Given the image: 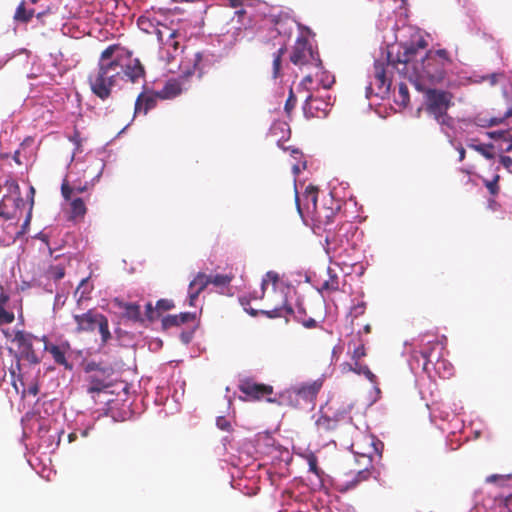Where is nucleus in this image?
Instances as JSON below:
<instances>
[{
  "label": "nucleus",
  "mask_w": 512,
  "mask_h": 512,
  "mask_svg": "<svg viewBox=\"0 0 512 512\" xmlns=\"http://www.w3.org/2000/svg\"><path fill=\"white\" fill-rule=\"evenodd\" d=\"M323 386V379L319 378L309 383H304L296 389L298 397L305 401L313 402Z\"/></svg>",
  "instance_id": "nucleus-18"
},
{
  "label": "nucleus",
  "mask_w": 512,
  "mask_h": 512,
  "mask_svg": "<svg viewBox=\"0 0 512 512\" xmlns=\"http://www.w3.org/2000/svg\"><path fill=\"white\" fill-rule=\"evenodd\" d=\"M328 106L329 103L326 101L309 94L304 102L303 112L306 118H322L328 114Z\"/></svg>",
  "instance_id": "nucleus-13"
},
{
  "label": "nucleus",
  "mask_w": 512,
  "mask_h": 512,
  "mask_svg": "<svg viewBox=\"0 0 512 512\" xmlns=\"http://www.w3.org/2000/svg\"><path fill=\"white\" fill-rule=\"evenodd\" d=\"M231 7H239L242 5V0H230Z\"/></svg>",
  "instance_id": "nucleus-60"
},
{
  "label": "nucleus",
  "mask_w": 512,
  "mask_h": 512,
  "mask_svg": "<svg viewBox=\"0 0 512 512\" xmlns=\"http://www.w3.org/2000/svg\"><path fill=\"white\" fill-rule=\"evenodd\" d=\"M196 320V313L182 312L180 314L167 315L162 318L161 324L164 330L171 327H179L188 322H194Z\"/></svg>",
  "instance_id": "nucleus-19"
},
{
  "label": "nucleus",
  "mask_w": 512,
  "mask_h": 512,
  "mask_svg": "<svg viewBox=\"0 0 512 512\" xmlns=\"http://www.w3.org/2000/svg\"><path fill=\"white\" fill-rule=\"evenodd\" d=\"M32 205H33V201L31 202V205H30L27 217H26V219H25V221H24V223L22 225V229L21 230H17L15 232V237H19L20 235L24 234L25 231H26V228L29 226L30 220H31V214H32Z\"/></svg>",
  "instance_id": "nucleus-48"
},
{
  "label": "nucleus",
  "mask_w": 512,
  "mask_h": 512,
  "mask_svg": "<svg viewBox=\"0 0 512 512\" xmlns=\"http://www.w3.org/2000/svg\"><path fill=\"white\" fill-rule=\"evenodd\" d=\"M494 145L492 143L480 144L475 147V151L480 153L483 157L488 160L494 159L495 153L493 152Z\"/></svg>",
  "instance_id": "nucleus-33"
},
{
  "label": "nucleus",
  "mask_w": 512,
  "mask_h": 512,
  "mask_svg": "<svg viewBox=\"0 0 512 512\" xmlns=\"http://www.w3.org/2000/svg\"><path fill=\"white\" fill-rule=\"evenodd\" d=\"M366 356V349L365 345L361 343L359 346H357L352 354H351V360H361L363 357Z\"/></svg>",
  "instance_id": "nucleus-45"
},
{
  "label": "nucleus",
  "mask_w": 512,
  "mask_h": 512,
  "mask_svg": "<svg viewBox=\"0 0 512 512\" xmlns=\"http://www.w3.org/2000/svg\"><path fill=\"white\" fill-rule=\"evenodd\" d=\"M353 364L352 362H344L340 365V369H341V372L342 373H349V372H353Z\"/></svg>",
  "instance_id": "nucleus-52"
},
{
  "label": "nucleus",
  "mask_w": 512,
  "mask_h": 512,
  "mask_svg": "<svg viewBox=\"0 0 512 512\" xmlns=\"http://www.w3.org/2000/svg\"><path fill=\"white\" fill-rule=\"evenodd\" d=\"M156 103V96L145 93L139 94L135 101V114H147L149 110L156 106Z\"/></svg>",
  "instance_id": "nucleus-21"
},
{
  "label": "nucleus",
  "mask_w": 512,
  "mask_h": 512,
  "mask_svg": "<svg viewBox=\"0 0 512 512\" xmlns=\"http://www.w3.org/2000/svg\"><path fill=\"white\" fill-rule=\"evenodd\" d=\"M71 219L83 218L87 212L86 205L82 198L72 199L70 202Z\"/></svg>",
  "instance_id": "nucleus-27"
},
{
  "label": "nucleus",
  "mask_w": 512,
  "mask_h": 512,
  "mask_svg": "<svg viewBox=\"0 0 512 512\" xmlns=\"http://www.w3.org/2000/svg\"><path fill=\"white\" fill-rule=\"evenodd\" d=\"M328 279L324 280L320 288V292H336L339 290V278L338 275L331 268L327 269Z\"/></svg>",
  "instance_id": "nucleus-24"
},
{
  "label": "nucleus",
  "mask_w": 512,
  "mask_h": 512,
  "mask_svg": "<svg viewBox=\"0 0 512 512\" xmlns=\"http://www.w3.org/2000/svg\"><path fill=\"white\" fill-rule=\"evenodd\" d=\"M297 104V98L292 90V88L290 89L289 91V96L286 100V103H285V106H284V110L286 112V114L288 116H290V114L292 113L293 109L295 108Z\"/></svg>",
  "instance_id": "nucleus-37"
},
{
  "label": "nucleus",
  "mask_w": 512,
  "mask_h": 512,
  "mask_svg": "<svg viewBox=\"0 0 512 512\" xmlns=\"http://www.w3.org/2000/svg\"><path fill=\"white\" fill-rule=\"evenodd\" d=\"M181 339L184 343H189L191 340V334L190 333H182Z\"/></svg>",
  "instance_id": "nucleus-59"
},
{
  "label": "nucleus",
  "mask_w": 512,
  "mask_h": 512,
  "mask_svg": "<svg viewBox=\"0 0 512 512\" xmlns=\"http://www.w3.org/2000/svg\"><path fill=\"white\" fill-rule=\"evenodd\" d=\"M457 151L459 153V161L462 162L465 159L466 151L463 146L457 147Z\"/></svg>",
  "instance_id": "nucleus-58"
},
{
  "label": "nucleus",
  "mask_w": 512,
  "mask_h": 512,
  "mask_svg": "<svg viewBox=\"0 0 512 512\" xmlns=\"http://www.w3.org/2000/svg\"><path fill=\"white\" fill-rule=\"evenodd\" d=\"M313 82V76L311 74L306 75L300 83V86L306 87Z\"/></svg>",
  "instance_id": "nucleus-55"
},
{
  "label": "nucleus",
  "mask_w": 512,
  "mask_h": 512,
  "mask_svg": "<svg viewBox=\"0 0 512 512\" xmlns=\"http://www.w3.org/2000/svg\"><path fill=\"white\" fill-rule=\"evenodd\" d=\"M315 77L325 89L331 88L335 82L334 76L329 72L324 71L322 65L319 66V69H316Z\"/></svg>",
  "instance_id": "nucleus-28"
},
{
  "label": "nucleus",
  "mask_w": 512,
  "mask_h": 512,
  "mask_svg": "<svg viewBox=\"0 0 512 512\" xmlns=\"http://www.w3.org/2000/svg\"><path fill=\"white\" fill-rule=\"evenodd\" d=\"M305 328L312 329L317 327V321L313 318L304 319L301 321Z\"/></svg>",
  "instance_id": "nucleus-50"
},
{
  "label": "nucleus",
  "mask_w": 512,
  "mask_h": 512,
  "mask_svg": "<svg viewBox=\"0 0 512 512\" xmlns=\"http://www.w3.org/2000/svg\"><path fill=\"white\" fill-rule=\"evenodd\" d=\"M14 321V314L5 310L4 306L0 305V323L10 324Z\"/></svg>",
  "instance_id": "nucleus-43"
},
{
  "label": "nucleus",
  "mask_w": 512,
  "mask_h": 512,
  "mask_svg": "<svg viewBox=\"0 0 512 512\" xmlns=\"http://www.w3.org/2000/svg\"><path fill=\"white\" fill-rule=\"evenodd\" d=\"M326 214L324 215V219L322 218V216L319 214L317 216V221L319 224H323L324 226H327L331 223H333V220L335 218V213L333 210L331 209H326Z\"/></svg>",
  "instance_id": "nucleus-42"
},
{
  "label": "nucleus",
  "mask_w": 512,
  "mask_h": 512,
  "mask_svg": "<svg viewBox=\"0 0 512 512\" xmlns=\"http://www.w3.org/2000/svg\"><path fill=\"white\" fill-rule=\"evenodd\" d=\"M286 52V46L282 45L273 53V61H272V77L274 79L279 78L281 74L282 68V57Z\"/></svg>",
  "instance_id": "nucleus-25"
},
{
  "label": "nucleus",
  "mask_w": 512,
  "mask_h": 512,
  "mask_svg": "<svg viewBox=\"0 0 512 512\" xmlns=\"http://www.w3.org/2000/svg\"><path fill=\"white\" fill-rule=\"evenodd\" d=\"M506 134L505 131H493V132H489L488 135L489 137L493 138V139H499V138H502L504 137Z\"/></svg>",
  "instance_id": "nucleus-54"
},
{
  "label": "nucleus",
  "mask_w": 512,
  "mask_h": 512,
  "mask_svg": "<svg viewBox=\"0 0 512 512\" xmlns=\"http://www.w3.org/2000/svg\"><path fill=\"white\" fill-rule=\"evenodd\" d=\"M210 284L207 274L199 272L188 287L189 306H195L199 294Z\"/></svg>",
  "instance_id": "nucleus-16"
},
{
  "label": "nucleus",
  "mask_w": 512,
  "mask_h": 512,
  "mask_svg": "<svg viewBox=\"0 0 512 512\" xmlns=\"http://www.w3.org/2000/svg\"><path fill=\"white\" fill-rule=\"evenodd\" d=\"M145 316L150 322H153L159 318V313L156 310V306L154 307L151 302H148L145 306Z\"/></svg>",
  "instance_id": "nucleus-40"
},
{
  "label": "nucleus",
  "mask_w": 512,
  "mask_h": 512,
  "mask_svg": "<svg viewBox=\"0 0 512 512\" xmlns=\"http://www.w3.org/2000/svg\"><path fill=\"white\" fill-rule=\"evenodd\" d=\"M362 442L366 443L368 446L366 448H362L360 441H356L352 444V448L355 449L356 454L367 457L369 462L372 461L373 455H380L378 446H382L381 442H376L375 438L372 436H364L362 438Z\"/></svg>",
  "instance_id": "nucleus-17"
},
{
  "label": "nucleus",
  "mask_w": 512,
  "mask_h": 512,
  "mask_svg": "<svg viewBox=\"0 0 512 512\" xmlns=\"http://www.w3.org/2000/svg\"><path fill=\"white\" fill-rule=\"evenodd\" d=\"M466 145H467L469 148H471V149L475 150V147H477L478 145H480V143H478V140H477V139H475V138H469V139L467 140V142H466Z\"/></svg>",
  "instance_id": "nucleus-56"
},
{
  "label": "nucleus",
  "mask_w": 512,
  "mask_h": 512,
  "mask_svg": "<svg viewBox=\"0 0 512 512\" xmlns=\"http://www.w3.org/2000/svg\"><path fill=\"white\" fill-rule=\"evenodd\" d=\"M27 392L33 396H36L39 392V388H38V385L37 384H33L31 386H29Z\"/></svg>",
  "instance_id": "nucleus-57"
},
{
  "label": "nucleus",
  "mask_w": 512,
  "mask_h": 512,
  "mask_svg": "<svg viewBox=\"0 0 512 512\" xmlns=\"http://www.w3.org/2000/svg\"><path fill=\"white\" fill-rule=\"evenodd\" d=\"M238 388L249 400L259 401L266 399L268 402H274L273 399L268 397L273 393L271 385L256 383L251 379H243L240 381Z\"/></svg>",
  "instance_id": "nucleus-10"
},
{
  "label": "nucleus",
  "mask_w": 512,
  "mask_h": 512,
  "mask_svg": "<svg viewBox=\"0 0 512 512\" xmlns=\"http://www.w3.org/2000/svg\"><path fill=\"white\" fill-rule=\"evenodd\" d=\"M486 482L497 483L499 487L507 490L495 496L491 512H512V475H490Z\"/></svg>",
  "instance_id": "nucleus-7"
},
{
  "label": "nucleus",
  "mask_w": 512,
  "mask_h": 512,
  "mask_svg": "<svg viewBox=\"0 0 512 512\" xmlns=\"http://www.w3.org/2000/svg\"><path fill=\"white\" fill-rule=\"evenodd\" d=\"M84 370L88 374L86 378L88 393H99L109 387V378L112 374L111 368L101 367L96 362H89L85 365Z\"/></svg>",
  "instance_id": "nucleus-8"
},
{
  "label": "nucleus",
  "mask_w": 512,
  "mask_h": 512,
  "mask_svg": "<svg viewBox=\"0 0 512 512\" xmlns=\"http://www.w3.org/2000/svg\"><path fill=\"white\" fill-rule=\"evenodd\" d=\"M500 163L507 169L512 166V158L510 156H501Z\"/></svg>",
  "instance_id": "nucleus-51"
},
{
  "label": "nucleus",
  "mask_w": 512,
  "mask_h": 512,
  "mask_svg": "<svg viewBox=\"0 0 512 512\" xmlns=\"http://www.w3.org/2000/svg\"><path fill=\"white\" fill-rule=\"evenodd\" d=\"M279 281V275L278 273L274 272V271H268L263 280H262V291H263V294L265 293V289H266V285L268 284V282H272L273 285H276Z\"/></svg>",
  "instance_id": "nucleus-38"
},
{
  "label": "nucleus",
  "mask_w": 512,
  "mask_h": 512,
  "mask_svg": "<svg viewBox=\"0 0 512 512\" xmlns=\"http://www.w3.org/2000/svg\"><path fill=\"white\" fill-rule=\"evenodd\" d=\"M452 98L453 95L450 92L438 89H427L424 94L426 112L442 127L451 128L453 126V118L448 115Z\"/></svg>",
  "instance_id": "nucleus-3"
},
{
  "label": "nucleus",
  "mask_w": 512,
  "mask_h": 512,
  "mask_svg": "<svg viewBox=\"0 0 512 512\" xmlns=\"http://www.w3.org/2000/svg\"><path fill=\"white\" fill-rule=\"evenodd\" d=\"M0 217H4L6 219L12 218V216H10V215H8L7 213L4 212L3 207L1 205H0Z\"/></svg>",
  "instance_id": "nucleus-61"
},
{
  "label": "nucleus",
  "mask_w": 512,
  "mask_h": 512,
  "mask_svg": "<svg viewBox=\"0 0 512 512\" xmlns=\"http://www.w3.org/2000/svg\"><path fill=\"white\" fill-rule=\"evenodd\" d=\"M87 189V186L84 185V186H78V187H75L74 188V191L78 192V193H83L84 191H86Z\"/></svg>",
  "instance_id": "nucleus-62"
},
{
  "label": "nucleus",
  "mask_w": 512,
  "mask_h": 512,
  "mask_svg": "<svg viewBox=\"0 0 512 512\" xmlns=\"http://www.w3.org/2000/svg\"><path fill=\"white\" fill-rule=\"evenodd\" d=\"M113 303L117 308L123 310V318L133 322H144L139 304L126 302L120 298H115L113 300Z\"/></svg>",
  "instance_id": "nucleus-15"
},
{
  "label": "nucleus",
  "mask_w": 512,
  "mask_h": 512,
  "mask_svg": "<svg viewBox=\"0 0 512 512\" xmlns=\"http://www.w3.org/2000/svg\"><path fill=\"white\" fill-rule=\"evenodd\" d=\"M138 27L147 34H155L160 44L171 47L174 52L180 48L179 38H182L179 30L166 24L141 16L137 20Z\"/></svg>",
  "instance_id": "nucleus-5"
},
{
  "label": "nucleus",
  "mask_w": 512,
  "mask_h": 512,
  "mask_svg": "<svg viewBox=\"0 0 512 512\" xmlns=\"http://www.w3.org/2000/svg\"><path fill=\"white\" fill-rule=\"evenodd\" d=\"M370 474L371 473L368 469L358 471L355 482L358 483V482L367 480L369 478Z\"/></svg>",
  "instance_id": "nucleus-49"
},
{
  "label": "nucleus",
  "mask_w": 512,
  "mask_h": 512,
  "mask_svg": "<svg viewBox=\"0 0 512 512\" xmlns=\"http://www.w3.org/2000/svg\"><path fill=\"white\" fill-rule=\"evenodd\" d=\"M289 58L298 67L309 66L319 69V66L322 64L319 53L313 49L312 45L304 37L296 40Z\"/></svg>",
  "instance_id": "nucleus-6"
},
{
  "label": "nucleus",
  "mask_w": 512,
  "mask_h": 512,
  "mask_svg": "<svg viewBox=\"0 0 512 512\" xmlns=\"http://www.w3.org/2000/svg\"><path fill=\"white\" fill-rule=\"evenodd\" d=\"M77 439V434L72 432L68 435V441L71 443Z\"/></svg>",
  "instance_id": "nucleus-64"
},
{
  "label": "nucleus",
  "mask_w": 512,
  "mask_h": 512,
  "mask_svg": "<svg viewBox=\"0 0 512 512\" xmlns=\"http://www.w3.org/2000/svg\"><path fill=\"white\" fill-rule=\"evenodd\" d=\"M145 78V68L132 52L113 44L105 48L98 64L88 76L91 91L101 100H107L121 81L137 83Z\"/></svg>",
  "instance_id": "nucleus-2"
},
{
  "label": "nucleus",
  "mask_w": 512,
  "mask_h": 512,
  "mask_svg": "<svg viewBox=\"0 0 512 512\" xmlns=\"http://www.w3.org/2000/svg\"><path fill=\"white\" fill-rule=\"evenodd\" d=\"M8 300H9V296L4 291V289L2 287H0V305L4 306Z\"/></svg>",
  "instance_id": "nucleus-53"
},
{
  "label": "nucleus",
  "mask_w": 512,
  "mask_h": 512,
  "mask_svg": "<svg viewBox=\"0 0 512 512\" xmlns=\"http://www.w3.org/2000/svg\"><path fill=\"white\" fill-rule=\"evenodd\" d=\"M34 11H27L24 3L22 2L16 9L14 19L23 23L29 22L33 17Z\"/></svg>",
  "instance_id": "nucleus-31"
},
{
  "label": "nucleus",
  "mask_w": 512,
  "mask_h": 512,
  "mask_svg": "<svg viewBox=\"0 0 512 512\" xmlns=\"http://www.w3.org/2000/svg\"><path fill=\"white\" fill-rule=\"evenodd\" d=\"M87 281H88V279L86 278V279H83V280L80 282L79 286H78V287H77V289H76L75 295H77L78 291H79L83 286H85V284L87 283Z\"/></svg>",
  "instance_id": "nucleus-63"
},
{
  "label": "nucleus",
  "mask_w": 512,
  "mask_h": 512,
  "mask_svg": "<svg viewBox=\"0 0 512 512\" xmlns=\"http://www.w3.org/2000/svg\"><path fill=\"white\" fill-rule=\"evenodd\" d=\"M307 460H308V465H309V471L319 477L321 474V470L318 467L317 457L314 454H310L308 456Z\"/></svg>",
  "instance_id": "nucleus-41"
},
{
  "label": "nucleus",
  "mask_w": 512,
  "mask_h": 512,
  "mask_svg": "<svg viewBox=\"0 0 512 512\" xmlns=\"http://www.w3.org/2000/svg\"><path fill=\"white\" fill-rule=\"evenodd\" d=\"M74 192V188H72L67 180H64L61 185V194L63 198L67 201L71 200L72 194Z\"/></svg>",
  "instance_id": "nucleus-44"
},
{
  "label": "nucleus",
  "mask_w": 512,
  "mask_h": 512,
  "mask_svg": "<svg viewBox=\"0 0 512 512\" xmlns=\"http://www.w3.org/2000/svg\"><path fill=\"white\" fill-rule=\"evenodd\" d=\"M210 279V284H213L217 287H224L230 284L232 279L234 278L233 275H226V274H217V275H208Z\"/></svg>",
  "instance_id": "nucleus-32"
},
{
  "label": "nucleus",
  "mask_w": 512,
  "mask_h": 512,
  "mask_svg": "<svg viewBox=\"0 0 512 512\" xmlns=\"http://www.w3.org/2000/svg\"><path fill=\"white\" fill-rule=\"evenodd\" d=\"M365 310H366V303L360 302L351 308L350 314L354 318H357V317L363 315L365 313Z\"/></svg>",
  "instance_id": "nucleus-46"
},
{
  "label": "nucleus",
  "mask_w": 512,
  "mask_h": 512,
  "mask_svg": "<svg viewBox=\"0 0 512 512\" xmlns=\"http://www.w3.org/2000/svg\"><path fill=\"white\" fill-rule=\"evenodd\" d=\"M274 294L278 300L273 304H268L266 309L258 311L253 308H245V311L253 317H256L258 314H262L271 319L281 317L287 318L289 315H292L293 309L287 304L286 295L283 291H274Z\"/></svg>",
  "instance_id": "nucleus-9"
},
{
  "label": "nucleus",
  "mask_w": 512,
  "mask_h": 512,
  "mask_svg": "<svg viewBox=\"0 0 512 512\" xmlns=\"http://www.w3.org/2000/svg\"><path fill=\"white\" fill-rule=\"evenodd\" d=\"M46 274L49 279L59 281L65 276V265L62 263L50 265Z\"/></svg>",
  "instance_id": "nucleus-30"
},
{
  "label": "nucleus",
  "mask_w": 512,
  "mask_h": 512,
  "mask_svg": "<svg viewBox=\"0 0 512 512\" xmlns=\"http://www.w3.org/2000/svg\"><path fill=\"white\" fill-rule=\"evenodd\" d=\"M304 196L307 201L312 202V204L315 206L317 203L318 188L312 185L307 186L305 189Z\"/></svg>",
  "instance_id": "nucleus-39"
},
{
  "label": "nucleus",
  "mask_w": 512,
  "mask_h": 512,
  "mask_svg": "<svg viewBox=\"0 0 512 512\" xmlns=\"http://www.w3.org/2000/svg\"><path fill=\"white\" fill-rule=\"evenodd\" d=\"M175 307V304L170 299H160L156 302V310L159 313V316L164 311H169Z\"/></svg>",
  "instance_id": "nucleus-36"
},
{
  "label": "nucleus",
  "mask_w": 512,
  "mask_h": 512,
  "mask_svg": "<svg viewBox=\"0 0 512 512\" xmlns=\"http://www.w3.org/2000/svg\"><path fill=\"white\" fill-rule=\"evenodd\" d=\"M181 52L184 54L179 64L181 73L185 77H189L198 72V77L201 78L205 67L203 54L201 52H185L183 50Z\"/></svg>",
  "instance_id": "nucleus-11"
},
{
  "label": "nucleus",
  "mask_w": 512,
  "mask_h": 512,
  "mask_svg": "<svg viewBox=\"0 0 512 512\" xmlns=\"http://www.w3.org/2000/svg\"><path fill=\"white\" fill-rule=\"evenodd\" d=\"M353 372L358 375H364L371 383L377 382L376 375L369 369V367L362 363L361 360H352Z\"/></svg>",
  "instance_id": "nucleus-26"
},
{
  "label": "nucleus",
  "mask_w": 512,
  "mask_h": 512,
  "mask_svg": "<svg viewBox=\"0 0 512 512\" xmlns=\"http://www.w3.org/2000/svg\"><path fill=\"white\" fill-rule=\"evenodd\" d=\"M338 422L337 418L322 414L316 420L315 425L319 433H328L338 427Z\"/></svg>",
  "instance_id": "nucleus-22"
},
{
  "label": "nucleus",
  "mask_w": 512,
  "mask_h": 512,
  "mask_svg": "<svg viewBox=\"0 0 512 512\" xmlns=\"http://www.w3.org/2000/svg\"><path fill=\"white\" fill-rule=\"evenodd\" d=\"M437 345H438L437 341L429 342L425 348H422L419 351H417V350L413 351L412 356L414 359H416L418 361V355H420L423 358V360H424L423 365H422L423 370L426 371L428 369V364L432 363L431 354Z\"/></svg>",
  "instance_id": "nucleus-23"
},
{
  "label": "nucleus",
  "mask_w": 512,
  "mask_h": 512,
  "mask_svg": "<svg viewBox=\"0 0 512 512\" xmlns=\"http://www.w3.org/2000/svg\"><path fill=\"white\" fill-rule=\"evenodd\" d=\"M427 46V41L419 37L414 42L400 43L395 57L388 52L387 64L375 60L374 78L378 88L383 91L391 88L392 79L388 76V67H392L403 78L415 84L419 81L442 83L454 62L446 49L428 50L423 55Z\"/></svg>",
  "instance_id": "nucleus-1"
},
{
  "label": "nucleus",
  "mask_w": 512,
  "mask_h": 512,
  "mask_svg": "<svg viewBox=\"0 0 512 512\" xmlns=\"http://www.w3.org/2000/svg\"><path fill=\"white\" fill-rule=\"evenodd\" d=\"M396 101L403 106H406L409 103V90L405 83H399L398 99Z\"/></svg>",
  "instance_id": "nucleus-34"
},
{
  "label": "nucleus",
  "mask_w": 512,
  "mask_h": 512,
  "mask_svg": "<svg viewBox=\"0 0 512 512\" xmlns=\"http://www.w3.org/2000/svg\"><path fill=\"white\" fill-rule=\"evenodd\" d=\"M182 88L180 84L176 81H169L164 86L161 95L164 98H174L181 94Z\"/></svg>",
  "instance_id": "nucleus-29"
},
{
  "label": "nucleus",
  "mask_w": 512,
  "mask_h": 512,
  "mask_svg": "<svg viewBox=\"0 0 512 512\" xmlns=\"http://www.w3.org/2000/svg\"><path fill=\"white\" fill-rule=\"evenodd\" d=\"M44 340V350L48 351L56 364L63 366L65 369L71 370L73 368L72 364H70L66 359L67 351L69 350L68 344H49L46 341V337H43Z\"/></svg>",
  "instance_id": "nucleus-14"
},
{
  "label": "nucleus",
  "mask_w": 512,
  "mask_h": 512,
  "mask_svg": "<svg viewBox=\"0 0 512 512\" xmlns=\"http://www.w3.org/2000/svg\"><path fill=\"white\" fill-rule=\"evenodd\" d=\"M500 176L496 174L492 180H484V185L488 189L489 193L496 196L499 193L500 187L498 185Z\"/></svg>",
  "instance_id": "nucleus-35"
},
{
  "label": "nucleus",
  "mask_w": 512,
  "mask_h": 512,
  "mask_svg": "<svg viewBox=\"0 0 512 512\" xmlns=\"http://www.w3.org/2000/svg\"><path fill=\"white\" fill-rule=\"evenodd\" d=\"M15 340L17 341L19 348L21 350L22 356L31 364H38L40 362V357L36 353L34 349V342L40 341L39 338L33 336L31 334H26L23 332H18L15 335Z\"/></svg>",
  "instance_id": "nucleus-12"
},
{
  "label": "nucleus",
  "mask_w": 512,
  "mask_h": 512,
  "mask_svg": "<svg viewBox=\"0 0 512 512\" xmlns=\"http://www.w3.org/2000/svg\"><path fill=\"white\" fill-rule=\"evenodd\" d=\"M216 425L219 429L223 431H230L232 428L230 421L224 416H220L217 418Z\"/></svg>",
  "instance_id": "nucleus-47"
},
{
  "label": "nucleus",
  "mask_w": 512,
  "mask_h": 512,
  "mask_svg": "<svg viewBox=\"0 0 512 512\" xmlns=\"http://www.w3.org/2000/svg\"><path fill=\"white\" fill-rule=\"evenodd\" d=\"M73 319L76 323L75 331L77 333H91L98 328L101 335V346H105L112 339L108 318L97 310L89 309L82 314H74Z\"/></svg>",
  "instance_id": "nucleus-4"
},
{
  "label": "nucleus",
  "mask_w": 512,
  "mask_h": 512,
  "mask_svg": "<svg viewBox=\"0 0 512 512\" xmlns=\"http://www.w3.org/2000/svg\"><path fill=\"white\" fill-rule=\"evenodd\" d=\"M232 21H236L238 24L235 27V32L233 34L235 35V39L241 34L242 31L251 29L253 27V20L251 14L248 13L245 9H240L235 12L234 17L232 18Z\"/></svg>",
  "instance_id": "nucleus-20"
}]
</instances>
